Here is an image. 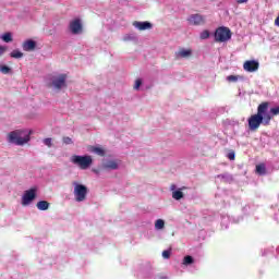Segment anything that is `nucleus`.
Here are the masks:
<instances>
[{
  "instance_id": "f257e3e1",
  "label": "nucleus",
  "mask_w": 279,
  "mask_h": 279,
  "mask_svg": "<svg viewBox=\"0 0 279 279\" xmlns=\"http://www.w3.org/2000/svg\"><path fill=\"white\" fill-rule=\"evenodd\" d=\"M271 113H269V102L264 101L258 105L257 113L252 114L247 119L248 130L251 132H256L260 125H270L271 124Z\"/></svg>"
},
{
  "instance_id": "f03ea898",
  "label": "nucleus",
  "mask_w": 279,
  "mask_h": 279,
  "mask_svg": "<svg viewBox=\"0 0 279 279\" xmlns=\"http://www.w3.org/2000/svg\"><path fill=\"white\" fill-rule=\"evenodd\" d=\"M29 134H32V131H12L9 133V143H13L14 145H25V143H29Z\"/></svg>"
},
{
  "instance_id": "7ed1b4c3",
  "label": "nucleus",
  "mask_w": 279,
  "mask_h": 279,
  "mask_svg": "<svg viewBox=\"0 0 279 279\" xmlns=\"http://www.w3.org/2000/svg\"><path fill=\"white\" fill-rule=\"evenodd\" d=\"M70 160L73 165L80 167L83 171L93 165V157L90 155H73Z\"/></svg>"
},
{
  "instance_id": "20e7f679",
  "label": "nucleus",
  "mask_w": 279,
  "mask_h": 279,
  "mask_svg": "<svg viewBox=\"0 0 279 279\" xmlns=\"http://www.w3.org/2000/svg\"><path fill=\"white\" fill-rule=\"evenodd\" d=\"M232 38V33L228 27H218L215 32V40L216 43H228Z\"/></svg>"
},
{
  "instance_id": "39448f33",
  "label": "nucleus",
  "mask_w": 279,
  "mask_h": 279,
  "mask_svg": "<svg viewBox=\"0 0 279 279\" xmlns=\"http://www.w3.org/2000/svg\"><path fill=\"white\" fill-rule=\"evenodd\" d=\"M88 195V187L84 184L74 183L75 202H86Z\"/></svg>"
},
{
  "instance_id": "423d86ee",
  "label": "nucleus",
  "mask_w": 279,
  "mask_h": 279,
  "mask_svg": "<svg viewBox=\"0 0 279 279\" xmlns=\"http://www.w3.org/2000/svg\"><path fill=\"white\" fill-rule=\"evenodd\" d=\"M36 193H38V187L36 186L25 191L22 196V206H29V204L36 199Z\"/></svg>"
},
{
  "instance_id": "0eeeda50",
  "label": "nucleus",
  "mask_w": 279,
  "mask_h": 279,
  "mask_svg": "<svg viewBox=\"0 0 279 279\" xmlns=\"http://www.w3.org/2000/svg\"><path fill=\"white\" fill-rule=\"evenodd\" d=\"M52 86L57 90H62V88H66V74H60L59 76H54L52 78Z\"/></svg>"
},
{
  "instance_id": "6e6552de",
  "label": "nucleus",
  "mask_w": 279,
  "mask_h": 279,
  "mask_svg": "<svg viewBox=\"0 0 279 279\" xmlns=\"http://www.w3.org/2000/svg\"><path fill=\"white\" fill-rule=\"evenodd\" d=\"M258 66H260V64L256 60H247L243 64V69H244V71H247V73L256 72Z\"/></svg>"
},
{
  "instance_id": "1a4fd4ad",
  "label": "nucleus",
  "mask_w": 279,
  "mask_h": 279,
  "mask_svg": "<svg viewBox=\"0 0 279 279\" xmlns=\"http://www.w3.org/2000/svg\"><path fill=\"white\" fill-rule=\"evenodd\" d=\"M190 25H204L206 20L201 14H192L187 19Z\"/></svg>"
},
{
  "instance_id": "9d476101",
  "label": "nucleus",
  "mask_w": 279,
  "mask_h": 279,
  "mask_svg": "<svg viewBox=\"0 0 279 279\" xmlns=\"http://www.w3.org/2000/svg\"><path fill=\"white\" fill-rule=\"evenodd\" d=\"M70 31L72 34H81L82 32V21L76 19L70 23Z\"/></svg>"
},
{
  "instance_id": "9b49d317",
  "label": "nucleus",
  "mask_w": 279,
  "mask_h": 279,
  "mask_svg": "<svg viewBox=\"0 0 279 279\" xmlns=\"http://www.w3.org/2000/svg\"><path fill=\"white\" fill-rule=\"evenodd\" d=\"M191 56H193V50L191 48H180L179 51L177 52V58L189 59L191 58Z\"/></svg>"
},
{
  "instance_id": "f8f14e48",
  "label": "nucleus",
  "mask_w": 279,
  "mask_h": 279,
  "mask_svg": "<svg viewBox=\"0 0 279 279\" xmlns=\"http://www.w3.org/2000/svg\"><path fill=\"white\" fill-rule=\"evenodd\" d=\"M183 189H186V187H182L181 190L175 191V184H172L170 186V191H173L172 192V198L177 199L178 202H179V199H182L184 197V193L182 192Z\"/></svg>"
},
{
  "instance_id": "ddd939ff",
  "label": "nucleus",
  "mask_w": 279,
  "mask_h": 279,
  "mask_svg": "<svg viewBox=\"0 0 279 279\" xmlns=\"http://www.w3.org/2000/svg\"><path fill=\"white\" fill-rule=\"evenodd\" d=\"M134 27L140 29V32H145V29H151V23L149 22H134Z\"/></svg>"
},
{
  "instance_id": "4468645a",
  "label": "nucleus",
  "mask_w": 279,
  "mask_h": 279,
  "mask_svg": "<svg viewBox=\"0 0 279 279\" xmlns=\"http://www.w3.org/2000/svg\"><path fill=\"white\" fill-rule=\"evenodd\" d=\"M24 51H34L36 49V41L28 39L22 45Z\"/></svg>"
},
{
  "instance_id": "2eb2a0df",
  "label": "nucleus",
  "mask_w": 279,
  "mask_h": 279,
  "mask_svg": "<svg viewBox=\"0 0 279 279\" xmlns=\"http://www.w3.org/2000/svg\"><path fill=\"white\" fill-rule=\"evenodd\" d=\"M89 151L92 154H96L97 156H101V157L106 156V150L101 147L90 146Z\"/></svg>"
},
{
  "instance_id": "dca6fc26",
  "label": "nucleus",
  "mask_w": 279,
  "mask_h": 279,
  "mask_svg": "<svg viewBox=\"0 0 279 279\" xmlns=\"http://www.w3.org/2000/svg\"><path fill=\"white\" fill-rule=\"evenodd\" d=\"M104 169H111V170H117L119 169V163L114 160H109L106 163H104Z\"/></svg>"
},
{
  "instance_id": "f3484780",
  "label": "nucleus",
  "mask_w": 279,
  "mask_h": 279,
  "mask_svg": "<svg viewBox=\"0 0 279 279\" xmlns=\"http://www.w3.org/2000/svg\"><path fill=\"white\" fill-rule=\"evenodd\" d=\"M38 210H49V202L47 201H39L36 205Z\"/></svg>"
},
{
  "instance_id": "a211bd4d",
  "label": "nucleus",
  "mask_w": 279,
  "mask_h": 279,
  "mask_svg": "<svg viewBox=\"0 0 279 279\" xmlns=\"http://www.w3.org/2000/svg\"><path fill=\"white\" fill-rule=\"evenodd\" d=\"M256 173L259 175H265L267 173V168L265 167V163H259L256 166Z\"/></svg>"
},
{
  "instance_id": "6ab92c4d",
  "label": "nucleus",
  "mask_w": 279,
  "mask_h": 279,
  "mask_svg": "<svg viewBox=\"0 0 279 279\" xmlns=\"http://www.w3.org/2000/svg\"><path fill=\"white\" fill-rule=\"evenodd\" d=\"M0 73H2L3 75H10V73H12V68L2 64L0 65Z\"/></svg>"
},
{
  "instance_id": "aec40b11",
  "label": "nucleus",
  "mask_w": 279,
  "mask_h": 279,
  "mask_svg": "<svg viewBox=\"0 0 279 279\" xmlns=\"http://www.w3.org/2000/svg\"><path fill=\"white\" fill-rule=\"evenodd\" d=\"M11 58H14L15 60H20L21 58H23V52H21L20 50H13L10 53Z\"/></svg>"
},
{
  "instance_id": "412c9836",
  "label": "nucleus",
  "mask_w": 279,
  "mask_h": 279,
  "mask_svg": "<svg viewBox=\"0 0 279 279\" xmlns=\"http://www.w3.org/2000/svg\"><path fill=\"white\" fill-rule=\"evenodd\" d=\"M1 40H3V43H12V33H4L1 36Z\"/></svg>"
},
{
  "instance_id": "4be33fe9",
  "label": "nucleus",
  "mask_w": 279,
  "mask_h": 279,
  "mask_svg": "<svg viewBox=\"0 0 279 279\" xmlns=\"http://www.w3.org/2000/svg\"><path fill=\"white\" fill-rule=\"evenodd\" d=\"M155 228H156L157 230H162V228H165V220L158 219V220L155 222Z\"/></svg>"
},
{
  "instance_id": "5701e85b",
  "label": "nucleus",
  "mask_w": 279,
  "mask_h": 279,
  "mask_svg": "<svg viewBox=\"0 0 279 279\" xmlns=\"http://www.w3.org/2000/svg\"><path fill=\"white\" fill-rule=\"evenodd\" d=\"M193 256L186 255L183 259V265H193Z\"/></svg>"
},
{
  "instance_id": "b1692460",
  "label": "nucleus",
  "mask_w": 279,
  "mask_h": 279,
  "mask_svg": "<svg viewBox=\"0 0 279 279\" xmlns=\"http://www.w3.org/2000/svg\"><path fill=\"white\" fill-rule=\"evenodd\" d=\"M207 38H210V32H208V31H203V32L201 33V39H202V40H206Z\"/></svg>"
},
{
  "instance_id": "393cba45",
  "label": "nucleus",
  "mask_w": 279,
  "mask_h": 279,
  "mask_svg": "<svg viewBox=\"0 0 279 279\" xmlns=\"http://www.w3.org/2000/svg\"><path fill=\"white\" fill-rule=\"evenodd\" d=\"M278 114H279V106L270 109V116L272 118L278 117Z\"/></svg>"
},
{
  "instance_id": "a878e982",
  "label": "nucleus",
  "mask_w": 279,
  "mask_h": 279,
  "mask_svg": "<svg viewBox=\"0 0 279 279\" xmlns=\"http://www.w3.org/2000/svg\"><path fill=\"white\" fill-rule=\"evenodd\" d=\"M62 141H63L64 145H73V140L69 136H64L62 138Z\"/></svg>"
},
{
  "instance_id": "bb28decb",
  "label": "nucleus",
  "mask_w": 279,
  "mask_h": 279,
  "mask_svg": "<svg viewBox=\"0 0 279 279\" xmlns=\"http://www.w3.org/2000/svg\"><path fill=\"white\" fill-rule=\"evenodd\" d=\"M142 84H143V81L141 78H137L135 81L134 89L138 90L141 88Z\"/></svg>"
},
{
  "instance_id": "cd10ccee",
  "label": "nucleus",
  "mask_w": 279,
  "mask_h": 279,
  "mask_svg": "<svg viewBox=\"0 0 279 279\" xmlns=\"http://www.w3.org/2000/svg\"><path fill=\"white\" fill-rule=\"evenodd\" d=\"M162 258H166V259L171 258V251H169V250L163 251Z\"/></svg>"
},
{
  "instance_id": "c85d7f7f",
  "label": "nucleus",
  "mask_w": 279,
  "mask_h": 279,
  "mask_svg": "<svg viewBox=\"0 0 279 279\" xmlns=\"http://www.w3.org/2000/svg\"><path fill=\"white\" fill-rule=\"evenodd\" d=\"M227 80L229 82H239V76H236V75H229V76H227Z\"/></svg>"
},
{
  "instance_id": "c756f323",
  "label": "nucleus",
  "mask_w": 279,
  "mask_h": 279,
  "mask_svg": "<svg viewBox=\"0 0 279 279\" xmlns=\"http://www.w3.org/2000/svg\"><path fill=\"white\" fill-rule=\"evenodd\" d=\"M44 144L47 146V147H51L52 143H51V137H47L44 140Z\"/></svg>"
},
{
  "instance_id": "7c9ffc66",
  "label": "nucleus",
  "mask_w": 279,
  "mask_h": 279,
  "mask_svg": "<svg viewBox=\"0 0 279 279\" xmlns=\"http://www.w3.org/2000/svg\"><path fill=\"white\" fill-rule=\"evenodd\" d=\"M5 51H8V47L0 46V57L3 56V53H5Z\"/></svg>"
},
{
  "instance_id": "2f4dec72",
  "label": "nucleus",
  "mask_w": 279,
  "mask_h": 279,
  "mask_svg": "<svg viewBox=\"0 0 279 279\" xmlns=\"http://www.w3.org/2000/svg\"><path fill=\"white\" fill-rule=\"evenodd\" d=\"M227 158H229V160H234V158H235L234 151L229 153L227 155Z\"/></svg>"
},
{
  "instance_id": "473e14b6",
  "label": "nucleus",
  "mask_w": 279,
  "mask_h": 279,
  "mask_svg": "<svg viewBox=\"0 0 279 279\" xmlns=\"http://www.w3.org/2000/svg\"><path fill=\"white\" fill-rule=\"evenodd\" d=\"M247 1L250 0H235V3L243 4V3H247Z\"/></svg>"
}]
</instances>
